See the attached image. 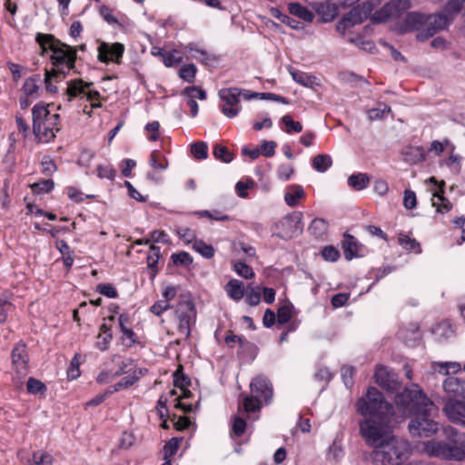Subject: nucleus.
<instances>
[{"label": "nucleus", "mask_w": 465, "mask_h": 465, "mask_svg": "<svg viewBox=\"0 0 465 465\" xmlns=\"http://www.w3.org/2000/svg\"><path fill=\"white\" fill-rule=\"evenodd\" d=\"M395 402L403 409H409L413 416L409 423V431L413 437H430L437 432L439 424L432 417L438 408L417 384L405 388L395 397Z\"/></svg>", "instance_id": "nucleus-1"}, {"label": "nucleus", "mask_w": 465, "mask_h": 465, "mask_svg": "<svg viewBox=\"0 0 465 465\" xmlns=\"http://www.w3.org/2000/svg\"><path fill=\"white\" fill-rule=\"evenodd\" d=\"M36 41L44 48L47 46L53 52L51 60L54 67L51 70L45 69L43 81L46 92L55 94L58 92L57 84L75 67V50L51 35L38 34Z\"/></svg>", "instance_id": "nucleus-2"}, {"label": "nucleus", "mask_w": 465, "mask_h": 465, "mask_svg": "<svg viewBox=\"0 0 465 465\" xmlns=\"http://www.w3.org/2000/svg\"><path fill=\"white\" fill-rule=\"evenodd\" d=\"M445 441H428L425 451L445 460H463L465 459V433L448 426L444 428Z\"/></svg>", "instance_id": "nucleus-3"}, {"label": "nucleus", "mask_w": 465, "mask_h": 465, "mask_svg": "<svg viewBox=\"0 0 465 465\" xmlns=\"http://www.w3.org/2000/svg\"><path fill=\"white\" fill-rule=\"evenodd\" d=\"M50 104L43 102L37 103L32 109L33 132L35 137L43 143L54 140L61 130L60 115L51 114Z\"/></svg>", "instance_id": "nucleus-4"}, {"label": "nucleus", "mask_w": 465, "mask_h": 465, "mask_svg": "<svg viewBox=\"0 0 465 465\" xmlns=\"http://www.w3.org/2000/svg\"><path fill=\"white\" fill-rule=\"evenodd\" d=\"M409 444L391 436L390 440L376 447L371 452L374 465H400L408 456Z\"/></svg>", "instance_id": "nucleus-5"}, {"label": "nucleus", "mask_w": 465, "mask_h": 465, "mask_svg": "<svg viewBox=\"0 0 465 465\" xmlns=\"http://www.w3.org/2000/svg\"><path fill=\"white\" fill-rule=\"evenodd\" d=\"M391 417L364 418L359 423L360 433L366 444L378 447L385 440H390L391 430L390 426Z\"/></svg>", "instance_id": "nucleus-6"}, {"label": "nucleus", "mask_w": 465, "mask_h": 465, "mask_svg": "<svg viewBox=\"0 0 465 465\" xmlns=\"http://www.w3.org/2000/svg\"><path fill=\"white\" fill-rule=\"evenodd\" d=\"M357 411L365 418L391 417L392 405L384 400L382 393L374 387L368 389L365 396L358 400Z\"/></svg>", "instance_id": "nucleus-7"}, {"label": "nucleus", "mask_w": 465, "mask_h": 465, "mask_svg": "<svg viewBox=\"0 0 465 465\" xmlns=\"http://www.w3.org/2000/svg\"><path fill=\"white\" fill-rule=\"evenodd\" d=\"M251 395L245 396L239 408L242 407L247 413L259 411L262 401L268 403L272 398V385L270 381L262 376H257L250 383Z\"/></svg>", "instance_id": "nucleus-8"}, {"label": "nucleus", "mask_w": 465, "mask_h": 465, "mask_svg": "<svg viewBox=\"0 0 465 465\" xmlns=\"http://www.w3.org/2000/svg\"><path fill=\"white\" fill-rule=\"evenodd\" d=\"M258 94V93H250L236 87L221 89L218 93L219 98L222 101L220 108L226 117H235L241 111V97L242 96L243 99L250 100L257 97Z\"/></svg>", "instance_id": "nucleus-9"}, {"label": "nucleus", "mask_w": 465, "mask_h": 465, "mask_svg": "<svg viewBox=\"0 0 465 465\" xmlns=\"http://www.w3.org/2000/svg\"><path fill=\"white\" fill-rule=\"evenodd\" d=\"M93 83L84 82L82 79H74L67 82V88L65 91L66 100L71 102L74 98L80 95L86 96L87 101L91 103L93 108L100 107L101 104L98 102L100 94L97 91L90 90Z\"/></svg>", "instance_id": "nucleus-10"}, {"label": "nucleus", "mask_w": 465, "mask_h": 465, "mask_svg": "<svg viewBox=\"0 0 465 465\" xmlns=\"http://www.w3.org/2000/svg\"><path fill=\"white\" fill-rule=\"evenodd\" d=\"M453 18L445 12L427 15L426 33H419L417 38L424 41L434 35L438 31L445 29Z\"/></svg>", "instance_id": "nucleus-11"}, {"label": "nucleus", "mask_w": 465, "mask_h": 465, "mask_svg": "<svg viewBox=\"0 0 465 465\" xmlns=\"http://www.w3.org/2000/svg\"><path fill=\"white\" fill-rule=\"evenodd\" d=\"M302 213L294 212L286 215L280 222V236L282 239H292L302 232L303 223H302Z\"/></svg>", "instance_id": "nucleus-12"}, {"label": "nucleus", "mask_w": 465, "mask_h": 465, "mask_svg": "<svg viewBox=\"0 0 465 465\" xmlns=\"http://www.w3.org/2000/svg\"><path fill=\"white\" fill-rule=\"evenodd\" d=\"M341 248L344 258L348 261L363 258L368 253V248L361 243L356 237L347 232L342 236Z\"/></svg>", "instance_id": "nucleus-13"}, {"label": "nucleus", "mask_w": 465, "mask_h": 465, "mask_svg": "<svg viewBox=\"0 0 465 465\" xmlns=\"http://www.w3.org/2000/svg\"><path fill=\"white\" fill-rule=\"evenodd\" d=\"M409 7V0H392L374 13L373 20L381 23L390 18L399 17Z\"/></svg>", "instance_id": "nucleus-14"}, {"label": "nucleus", "mask_w": 465, "mask_h": 465, "mask_svg": "<svg viewBox=\"0 0 465 465\" xmlns=\"http://www.w3.org/2000/svg\"><path fill=\"white\" fill-rule=\"evenodd\" d=\"M442 411L450 422L465 427L464 401L447 399L444 402Z\"/></svg>", "instance_id": "nucleus-15"}, {"label": "nucleus", "mask_w": 465, "mask_h": 465, "mask_svg": "<svg viewBox=\"0 0 465 465\" xmlns=\"http://www.w3.org/2000/svg\"><path fill=\"white\" fill-rule=\"evenodd\" d=\"M374 379L379 386L390 392L397 391L401 387L398 375L392 370L382 365L376 368Z\"/></svg>", "instance_id": "nucleus-16"}, {"label": "nucleus", "mask_w": 465, "mask_h": 465, "mask_svg": "<svg viewBox=\"0 0 465 465\" xmlns=\"http://www.w3.org/2000/svg\"><path fill=\"white\" fill-rule=\"evenodd\" d=\"M427 15L411 12L409 13L404 20L398 24L397 30L400 34L403 35L411 31H420V33H426Z\"/></svg>", "instance_id": "nucleus-17"}, {"label": "nucleus", "mask_w": 465, "mask_h": 465, "mask_svg": "<svg viewBox=\"0 0 465 465\" xmlns=\"http://www.w3.org/2000/svg\"><path fill=\"white\" fill-rule=\"evenodd\" d=\"M176 314L179 319V331L184 336L190 335V324L195 317V308L191 301H184L178 304Z\"/></svg>", "instance_id": "nucleus-18"}, {"label": "nucleus", "mask_w": 465, "mask_h": 465, "mask_svg": "<svg viewBox=\"0 0 465 465\" xmlns=\"http://www.w3.org/2000/svg\"><path fill=\"white\" fill-rule=\"evenodd\" d=\"M124 51V45L121 43L108 44L102 42L97 48L98 59L105 64L109 62L120 64Z\"/></svg>", "instance_id": "nucleus-19"}, {"label": "nucleus", "mask_w": 465, "mask_h": 465, "mask_svg": "<svg viewBox=\"0 0 465 465\" xmlns=\"http://www.w3.org/2000/svg\"><path fill=\"white\" fill-rule=\"evenodd\" d=\"M373 8L374 4L371 1L363 2L361 5L353 7L342 20L344 26H352L362 23L371 14Z\"/></svg>", "instance_id": "nucleus-20"}, {"label": "nucleus", "mask_w": 465, "mask_h": 465, "mask_svg": "<svg viewBox=\"0 0 465 465\" xmlns=\"http://www.w3.org/2000/svg\"><path fill=\"white\" fill-rule=\"evenodd\" d=\"M442 388L448 399L465 400V378L448 376L442 383Z\"/></svg>", "instance_id": "nucleus-21"}, {"label": "nucleus", "mask_w": 465, "mask_h": 465, "mask_svg": "<svg viewBox=\"0 0 465 465\" xmlns=\"http://www.w3.org/2000/svg\"><path fill=\"white\" fill-rule=\"evenodd\" d=\"M13 367L19 375L27 373L28 355L25 344H17L11 353Z\"/></svg>", "instance_id": "nucleus-22"}, {"label": "nucleus", "mask_w": 465, "mask_h": 465, "mask_svg": "<svg viewBox=\"0 0 465 465\" xmlns=\"http://www.w3.org/2000/svg\"><path fill=\"white\" fill-rule=\"evenodd\" d=\"M43 82L40 74H33L25 80L21 93L35 100L40 97Z\"/></svg>", "instance_id": "nucleus-23"}, {"label": "nucleus", "mask_w": 465, "mask_h": 465, "mask_svg": "<svg viewBox=\"0 0 465 465\" xmlns=\"http://www.w3.org/2000/svg\"><path fill=\"white\" fill-rule=\"evenodd\" d=\"M183 94L188 97L187 104L191 108V115L195 117L198 114V104L195 98L205 100L206 93L198 86H188L184 89Z\"/></svg>", "instance_id": "nucleus-24"}, {"label": "nucleus", "mask_w": 465, "mask_h": 465, "mask_svg": "<svg viewBox=\"0 0 465 465\" xmlns=\"http://www.w3.org/2000/svg\"><path fill=\"white\" fill-rule=\"evenodd\" d=\"M184 49L192 52V57L200 61L205 65H208L217 60L214 54H211L206 50L198 48L194 43H189L184 46Z\"/></svg>", "instance_id": "nucleus-25"}, {"label": "nucleus", "mask_w": 465, "mask_h": 465, "mask_svg": "<svg viewBox=\"0 0 465 465\" xmlns=\"http://www.w3.org/2000/svg\"><path fill=\"white\" fill-rule=\"evenodd\" d=\"M288 191L284 194L285 203L291 206L294 207L298 204V201L300 199L304 198L305 192L301 185L292 184L288 186Z\"/></svg>", "instance_id": "nucleus-26"}, {"label": "nucleus", "mask_w": 465, "mask_h": 465, "mask_svg": "<svg viewBox=\"0 0 465 465\" xmlns=\"http://www.w3.org/2000/svg\"><path fill=\"white\" fill-rule=\"evenodd\" d=\"M225 291L230 298L240 301L244 294V287L241 281L232 279L225 286Z\"/></svg>", "instance_id": "nucleus-27"}, {"label": "nucleus", "mask_w": 465, "mask_h": 465, "mask_svg": "<svg viewBox=\"0 0 465 465\" xmlns=\"http://www.w3.org/2000/svg\"><path fill=\"white\" fill-rule=\"evenodd\" d=\"M329 224L322 218H315L308 227L309 232L315 238H322L328 232Z\"/></svg>", "instance_id": "nucleus-28"}, {"label": "nucleus", "mask_w": 465, "mask_h": 465, "mask_svg": "<svg viewBox=\"0 0 465 465\" xmlns=\"http://www.w3.org/2000/svg\"><path fill=\"white\" fill-rule=\"evenodd\" d=\"M289 12L306 22H312L314 15L307 7L299 3H291L288 6Z\"/></svg>", "instance_id": "nucleus-29"}, {"label": "nucleus", "mask_w": 465, "mask_h": 465, "mask_svg": "<svg viewBox=\"0 0 465 465\" xmlns=\"http://www.w3.org/2000/svg\"><path fill=\"white\" fill-rule=\"evenodd\" d=\"M398 242L403 249L407 251L413 252L415 253L421 252L420 242H418L414 238H411L408 234L400 232L398 234Z\"/></svg>", "instance_id": "nucleus-30"}, {"label": "nucleus", "mask_w": 465, "mask_h": 465, "mask_svg": "<svg viewBox=\"0 0 465 465\" xmlns=\"http://www.w3.org/2000/svg\"><path fill=\"white\" fill-rule=\"evenodd\" d=\"M443 190L440 189V192H435L433 193L432 194V205L435 206L437 208V212L439 213H446V212H449L452 205L450 203V202L446 199L443 195Z\"/></svg>", "instance_id": "nucleus-31"}, {"label": "nucleus", "mask_w": 465, "mask_h": 465, "mask_svg": "<svg viewBox=\"0 0 465 465\" xmlns=\"http://www.w3.org/2000/svg\"><path fill=\"white\" fill-rule=\"evenodd\" d=\"M370 177L366 173H358L356 174H351L348 178L349 186L352 187L354 190L360 191L366 188L369 185Z\"/></svg>", "instance_id": "nucleus-32"}, {"label": "nucleus", "mask_w": 465, "mask_h": 465, "mask_svg": "<svg viewBox=\"0 0 465 465\" xmlns=\"http://www.w3.org/2000/svg\"><path fill=\"white\" fill-rule=\"evenodd\" d=\"M53 457L46 451L37 450L35 451L31 459L27 460L28 465H52Z\"/></svg>", "instance_id": "nucleus-33"}, {"label": "nucleus", "mask_w": 465, "mask_h": 465, "mask_svg": "<svg viewBox=\"0 0 465 465\" xmlns=\"http://www.w3.org/2000/svg\"><path fill=\"white\" fill-rule=\"evenodd\" d=\"M331 164V157L328 154H318L312 159V167L320 173L326 172Z\"/></svg>", "instance_id": "nucleus-34"}, {"label": "nucleus", "mask_w": 465, "mask_h": 465, "mask_svg": "<svg viewBox=\"0 0 465 465\" xmlns=\"http://www.w3.org/2000/svg\"><path fill=\"white\" fill-rule=\"evenodd\" d=\"M434 369L440 374L449 375L450 372L457 373L460 371L461 367L458 362L447 361L434 363Z\"/></svg>", "instance_id": "nucleus-35"}, {"label": "nucleus", "mask_w": 465, "mask_h": 465, "mask_svg": "<svg viewBox=\"0 0 465 465\" xmlns=\"http://www.w3.org/2000/svg\"><path fill=\"white\" fill-rule=\"evenodd\" d=\"M432 333L439 341H441V340H445V339H448L450 336H452L453 330L450 323L443 322L437 324L433 328Z\"/></svg>", "instance_id": "nucleus-36"}, {"label": "nucleus", "mask_w": 465, "mask_h": 465, "mask_svg": "<svg viewBox=\"0 0 465 465\" xmlns=\"http://www.w3.org/2000/svg\"><path fill=\"white\" fill-rule=\"evenodd\" d=\"M150 165L155 170L163 171L167 168V160L160 151H153L150 155Z\"/></svg>", "instance_id": "nucleus-37"}, {"label": "nucleus", "mask_w": 465, "mask_h": 465, "mask_svg": "<svg viewBox=\"0 0 465 465\" xmlns=\"http://www.w3.org/2000/svg\"><path fill=\"white\" fill-rule=\"evenodd\" d=\"M401 337L406 341V342L411 344V341H416L420 339V332L419 330V326L416 323H411L410 328L407 330L401 331Z\"/></svg>", "instance_id": "nucleus-38"}, {"label": "nucleus", "mask_w": 465, "mask_h": 465, "mask_svg": "<svg viewBox=\"0 0 465 465\" xmlns=\"http://www.w3.org/2000/svg\"><path fill=\"white\" fill-rule=\"evenodd\" d=\"M289 71H290L291 75L292 76V79L296 83H298L303 86H312L313 84L315 77L309 75L307 74L302 73V72H298V71L294 70L293 68L290 69Z\"/></svg>", "instance_id": "nucleus-39"}, {"label": "nucleus", "mask_w": 465, "mask_h": 465, "mask_svg": "<svg viewBox=\"0 0 465 465\" xmlns=\"http://www.w3.org/2000/svg\"><path fill=\"white\" fill-rule=\"evenodd\" d=\"M193 248L205 259H211L214 254L213 246L201 240L194 241Z\"/></svg>", "instance_id": "nucleus-40"}, {"label": "nucleus", "mask_w": 465, "mask_h": 465, "mask_svg": "<svg viewBox=\"0 0 465 465\" xmlns=\"http://www.w3.org/2000/svg\"><path fill=\"white\" fill-rule=\"evenodd\" d=\"M139 377L136 375L135 371L129 376L124 377L120 381L115 383L114 386H111V391L113 393L117 392L123 389H126L132 385H134L137 381Z\"/></svg>", "instance_id": "nucleus-41"}, {"label": "nucleus", "mask_w": 465, "mask_h": 465, "mask_svg": "<svg viewBox=\"0 0 465 465\" xmlns=\"http://www.w3.org/2000/svg\"><path fill=\"white\" fill-rule=\"evenodd\" d=\"M183 61V55L178 50L167 52L163 58L165 66L172 67L178 65Z\"/></svg>", "instance_id": "nucleus-42"}, {"label": "nucleus", "mask_w": 465, "mask_h": 465, "mask_svg": "<svg viewBox=\"0 0 465 465\" xmlns=\"http://www.w3.org/2000/svg\"><path fill=\"white\" fill-rule=\"evenodd\" d=\"M176 233L186 243H193L194 241H197L195 232L189 227L179 226L176 228Z\"/></svg>", "instance_id": "nucleus-43"}, {"label": "nucleus", "mask_w": 465, "mask_h": 465, "mask_svg": "<svg viewBox=\"0 0 465 465\" xmlns=\"http://www.w3.org/2000/svg\"><path fill=\"white\" fill-rule=\"evenodd\" d=\"M196 72V66L193 64H188L182 66L179 72V76L188 83H193L194 81Z\"/></svg>", "instance_id": "nucleus-44"}, {"label": "nucleus", "mask_w": 465, "mask_h": 465, "mask_svg": "<svg viewBox=\"0 0 465 465\" xmlns=\"http://www.w3.org/2000/svg\"><path fill=\"white\" fill-rule=\"evenodd\" d=\"M191 152L195 159L203 160L208 156V146L203 142H198L192 144Z\"/></svg>", "instance_id": "nucleus-45"}, {"label": "nucleus", "mask_w": 465, "mask_h": 465, "mask_svg": "<svg viewBox=\"0 0 465 465\" xmlns=\"http://www.w3.org/2000/svg\"><path fill=\"white\" fill-rule=\"evenodd\" d=\"M322 258L329 262H336L341 257L340 251L333 245L324 246L321 251Z\"/></svg>", "instance_id": "nucleus-46"}, {"label": "nucleus", "mask_w": 465, "mask_h": 465, "mask_svg": "<svg viewBox=\"0 0 465 465\" xmlns=\"http://www.w3.org/2000/svg\"><path fill=\"white\" fill-rule=\"evenodd\" d=\"M405 157L406 161L416 163L425 159V153L421 147H413L405 153Z\"/></svg>", "instance_id": "nucleus-47"}, {"label": "nucleus", "mask_w": 465, "mask_h": 465, "mask_svg": "<svg viewBox=\"0 0 465 465\" xmlns=\"http://www.w3.org/2000/svg\"><path fill=\"white\" fill-rule=\"evenodd\" d=\"M213 155L215 158L224 162L230 163L232 160V154L229 152L227 147L220 144H216L213 148Z\"/></svg>", "instance_id": "nucleus-48"}, {"label": "nucleus", "mask_w": 465, "mask_h": 465, "mask_svg": "<svg viewBox=\"0 0 465 465\" xmlns=\"http://www.w3.org/2000/svg\"><path fill=\"white\" fill-rule=\"evenodd\" d=\"M445 148H450L451 152L454 151L455 147L448 139H445L443 142L440 141H432L430 146L429 148L430 152H435L436 154H440Z\"/></svg>", "instance_id": "nucleus-49"}, {"label": "nucleus", "mask_w": 465, "mask_h": 465, "mask_svg": "<svg viewBox=\"0 0 465 465\" xmlns=\"http://www.w3.org/2000/svg\"><path fill=\"white\" fill-rule=\"evenodd\" d=\"M282 122L286 126V133H300L302 131V125L300 122L293 121L292 118L286 114L282 116Z\"/></svg>", "instance_id": "nucleus-50"}, {"label": "nucleus", "mask_w": 465, "mask_h": 465, "mask_svg": "<svg viewBox=\"0 0 465 465\" xmlns=\"http://www.w3.org/2000/svg\"><path fill=\"white\" fill-rule=\"evenodd\" d=\"M391 106L387 104L380 105L377 108H372L368 111V117L370 120H378L383 118L385 114L391 113Z\"/></svg>", "instance_id": "nucleus-51"}, {"label": "nucleus", "mask_w": 465, "mask_h": 465, "mask_svg": "<svg viewBox=\"0 0 465 465\" xmlns=\"http://www.w3.org/2000/svg\"><path fill=\"white\" fill-rule=\"evenodd\" d=\"M277 143L274 141H262L260 149V154L265 157H272L275 154Z\"/></svg>", "instance_id": "nucleus-52"}, {"label": "nucleus", "mask_w": 465, "mask_h": 465, "mask_svg": "<svg viewBox=\"0 0 465 465\" xmlns=\"http://www.w3.org/2000/svg\"><path fill=\"white\" fill-rule=\"evenodd\" d=\"M46 390L45 385L39 380L29 378L27 381V391L29 393L36 394L44 392Z\"/></svg>", "instance_id": "nucleus-53"}, {"label": "nucleus", "mask_w": 465, "mask_h": 465, "mask_svg": "<svg viewBox=\"0 0 465 465\" xmlns=\"http://www.w3.org/2000/svg\"><path fill=\"white\" fill-rule=\"evenodd\" d=\"M464 4L465 0H449L444 10L453 18L461 10Z\"/></svg>", "instance_id": "nucleus-54"}, {"label": "nucleus", "mask_w": 465, "mask_h": 465, "mask_svg": "<svg viewBox=\"0 0 465 465\" xmlns=\"http://www.w3.org/2000/svg\"><path fill=\"white\" fill-rule=\"evenodd\" d=\"M292 319V308L289 305H283L278 309L277 322L279 324L287 323Z\"/></svg>", "instance_id": "nucleus-55"}, {"label": "nucleus", "mask_w": 465, "mask_h": 465, "mask_svg": "<svg viewBox=\"0 0 465 465\" xmlns=\"http://www.w3.org/2000/svg\"><path fill=\"white\" fill-rule=\"evenodd\" d=\"M113 394V391H111V388H107L104 390L102 393L96 395L92 400L88 401L85 404L86 407H96L103 403L105 399H107L109 396Z\"/></svg>", "instance_id": "nucleus-56"}, {"label": "nucleus", "mask_w": 465, "mask_h": 465, "mask_svg": "<svg viewBox=\"0 0 465 465\" xmlns=\"http://www.w3.org/2000/svg\"><path fill=\"white\" fill-rule=\"evenodd\" d=\"M294 173V168L288 163H282L277 170V176L279 179L287 181Z\"/></svg>", "instance_id": "nucleus-57"}, {"label": "nucleus", "mask_w": 465, "mask_h": 465, "mask_svg": "<svg viewBox=\"0 0 465 465\" xmlns=\"http://www.w3.org/2000/svg\"><path fill=\"white\" fill-rule=\"evenodd\" d=\"M79 357H80V355L78 353H76L71 361L70 368L68 369V371H67V375L70 380H75L76 378H78L80 376Z\"/></svg>", "instance_id": "nucleus-58"}, {"label": "nucleus", "mask_w": 465, "mask_h": 465, "mask_svg": "<svg viewBox=\"0 0 465 465\" xmlns=\"http://www.w3.org/2000/svg\"><path fill=\"white\" fill-rule=\"evenodd\" d=\"M115 174L116 172L111 165H98L97 167V175L101 179L114 180Z\"/></svg>", "instance_id": "nucleus-59"}, {"label": "nucleus", "mask_w": 465, "mask_h": 465, "mask_svg": "<svg viewBox=\"0 0 465 465\" xmlns=\"http://www.w3.org/2000/svg\"><path fill=\"white\" fill-rule=\"evenodd\" d=\"M342 452L343 450L341 442L335 440L329 448L328 457L329 459L338 460L342 456Z\"/></svg>", "instance_id": "nucleus-60"}, {"label": "nucleus", "mask_w": 465, "mask_h": 465, "mask_svg": "<svg viewBox=\"0 0 465 465\" xmlns=\"http://www.w3.org/2000/svg\"><path fill=\"white\" fill-rule=\"evenodd\" d=\"M234 271L245 279L252 278L254 273L248 263H233Z\"/></svg>", "instance_id": "nucleus-61"}, {"label": "nucleus", "mask_w": 465, "mask_h": 465, "mask_svg": "<svg viewBox=\"0 0 465 465\" xmlns=\"http://www.w3.org/2000/svg\"><path fill=\"white\" fill-rule=\"evenodd\" d=\"M403 205L406 209L411 210L417 205L416 194L411 190H405L404 198H403Z\"/></svg>", "instance_id": "nucleus-62"}, {"label": "nucleus", "mask_w": 465, "mask_h": 465, "mask_svg": "<svg viewBox=\"0 0 465 465\" xmlns=\"http://www.w3.org/2000/svg\"><path fill=\"white\" fill-rule=\"evenodd\" d=\"M54 182L50 179L44 180L33 185V190L38 193H49L54 188Z\"/></svg>", "instance_id": "nucleus-63"}, {"label": "nucleus", "mask_w": 465, "mask_h": 465, "mask_svg": "<svg viewBox=\"0 0 465 465\" xmlns=\"http://www.w3.org/2000/svg\"><path fill=\"white\" fill-rule=\"evenodd\" d=\"M232 432L234 433V435L237 437H240L245 431L246 421L240 417H235L233 420V422H232Z\"/></svg>", "instance_id": "nucleus-64"}]
</instances>
